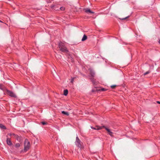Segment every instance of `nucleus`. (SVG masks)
I'll list each match as a JSON object with an SVG mask.
<instances>
[{
    "mask_svg": "<svg viewBox=\"0 0 160 160\" xmlns=\"http://www.w3.org/2000/svg\"><path fill=\"white\" fill-rule=\"evenodd\" d=\"M4 88V87L3 85L2 84H0V89L1 90H3Z\"/></svg>",
    "mask_w": 160,
    "mask_h": 160,
    "instance_id": "17",
    "label": "nucleus"
},
{
    "mask_svg": "<svg viewBox=\"0 0 160 160\" xmlns=\"http://www.w3.org/2000/svg\"><path fill=\"white\" fill-rule=\"evenodd\" d=\"M158 42L160 44V40H159V41H158Z\"/></svg>",
    "mask_w": 160,
    "mask_h": 160,
    "instance_id": "27",
    "label": "nucleus"
},
{
    "mask_svg": "<svg viewBox=\"0 0 160 160\" xmlns=\"http://www.w3.org/2000/svg\"><path fill=\"white\" fill-rule=\"evenodd\" d=\"M21 146V144L19 143H16L15 145V146L16 148H19Z\"/></svg>",
    "mask_w": 160,
    "mask_h": 160,
    "instance_id": "13",
    "label": "nucleus"
},
{
    "mask_svg": "<svg viewBox=\"0 0 160 160\" xmlns=\"http://www.w3.org/2000/svg\"><path fill=\"white\" fill-rule=\"evenodd\" d=\"M75 145L78 148H81L82 143L77 136L75 142Z\"/></svg>",
    "mask_w": 160,
    "mask_h": 160,
    "instance_id": "3",
    "label": "nucleus"
},
{
    "mask_svg": "<svg viewBox=\"0 0 160 160\" xmlns=\"http://www.w3.org/2000/svg\"><path fill=\"white\" fill-rule=\"evenodd\" d=\"M102 127L105 128L106 130L108 132V134L111 136H112V132L110 131L109 129L108 128L105 126H103Z\"/></svg>",
    "mask_w": 160,
    "mask_h": 160,
    "instance_id": "4",
    "label": "nucleus"
},
{
    "mask_svg": "<svg viewBox=\"0 0 160 160\" xmlns=\"http://www.w3.org/2000/svg\"><path fill=\"white\" fill-rule=\"evenodd\" d=\"M73 81L72 80V81H71V82L72 83H73Z\"/></svg>",
    "mask_w": 160,
    "mask_h": 160,
    "instance_id": "26",
    "label": "nucleus"
},
{
    "mask_svg": "<svg viewBox=\"0 0 160 160\" xmlns=\"http://www.w3.org/2000/svg\"><path fill=\"white\" fill-rule=\"evenodd\" d=\"M68 93V90L66 89L64 90L63 94L65 96H67Z\"/></svg>",
    "mask_w": 160,
    "mask_h": 160,
    "instance_id": "11",
    "label": "nucleus"
},
{
    "mask_svg": "<svg viewBox=\"0 0 160 160\" xmlns=\"http://www.w3.org/2000/svg\"><path fill=\"white\" fill-rule=\"evenodd\" d=\"M151 72V71L150 70L147 71L146 72L144 73L142 75L141 77L144 76L146 75L149 73Z\"/></svg>",
    "mask_w": 160,
    "mask_h": 160,
    "instance_id": "8",
    "label": "nucleus"
},
{
    "mask_svg": "<svg viewBox=\"0 0 160 160\" xmlns=\"http://www.w3.org/2000/svg\"><path fill=\"white\" fill-rule=\"evenodd\" d=\"M92 81V83L93 84H94V85H97V84H96V81H97L93 80V81Z\"/></svg>",
    "mask_w": 160,
    "mask_h": 160,
    "instance_id": "20",
    "label": "nucleus"
},
{
    "mask_svg": "<svg viewBox=\"0 0 160 160\" xmlns=\"http://www.w3.org/2000/svg\"><path fill=\"white\" fill-rule=\"evenodd\" d=\"M75 79V78H73V79ZM75 79H76V78H75Z\"/></svg>",
    "mask_w": 160,
    "mask_h": 160,
    "instance_id": "28",
    "label": "nucleus"
},
{
    "mask_svg": "<svg viewBox=\"0 0 160 160\" xmlns=\"http://www.w3.org/2000/svg\"><path fill=\"white\" fill-rule=\"evenodd\" d=\"M0 22H1V21H0Z\"/></svg>",
    "mask_w": 160,
    "mask_h": 160,
    "instance_id": "30",
    "label": "nucleus"
},
{
    "mask_svg": "<svg viewBox=\"0 0 160 160\" xmlns=\"http://www.w3.org/2000/svg\"><path fill=\"white\" fill-rule=\"evenodd\" d=\"M6 142L7 144L9 146H11L12 144V143L11 141L10 138H7V139Z\"/></svg>",
    "mask_w": 160,
    "mask_h": 160,
    "instance_id": "5",
    "label": "nucleus"
},
{
    "mask_svg": "<svg viewBox=\"0 0 160 160\" xmlns=\"http://www.w3.org/2000/svg\"><path fill=\"white\" fill-rule=\"evenodd\" d=\"M16 138L17 140L19 141H20L21 140V139L20 137L18 135H16Z\"/></svg>",
    "mask_w": 160,
    "mask_h": 160,
    "instance_id": "14",
    "label": "nucleus"
},
{
    "mask_svg": "<svg viewBox=\"0 0 160 160\" xmlns=\"http://www.w3.org/2000/svg\"><path fill=\"white\" fill-rule=\"evenodd\" d=\"M157 103H158V104H160V101H157Z\"/></svg>",
    "mask_w": 160,
    "mask_h": 160,
    "instance_id": "25",
    "label": "nucleus"
},
{
    "mask_svg": "<svg viewBox=\"0 0 160 160\" xmlns=\"http://www.w3.org/2000/svg\"><path fill=\"white\" fill-rule=\"evenodd\" d=\"M0 128L1 129H6V127L2 125V124H0Z\"/></svg>",
    "mask_w": 160,
    "mask_h": 160,
    "instance_id": "9",
    "label": "nucleus"
},
{
    "mask_svg": "<svg viewBox=\"0 0 160 160\" xmlns=\"http://www.w3.org/2000/svg\"><path fill=\"white\" fill-rule=\"evenodd\" d=\"M9 93L10 96L13 97H15V95L11 91H9Z\"/></svg>",
    "mask_w": 160,
    "mask_h": 160,
    "instance_id": "12",
    "label": "nucleus"
},
{
    "mask_svg": "<svg viewBox=\"0 0 160 160\" xmlns=\"http://www.w3.org/2000/svg\"><path fill=\"white\" fill-rule=\"evenodd\" d=\"M85 11V12L87 13H93L94 12H92L91 11L90 9L88 8H87L84 9Z\"/></svg>",
    "mask_w": 160,
    "mask_h": 160,
    "instance_id": "6",
    "label": "nucleus"
},
{
    "mask_svg": "<svg viewBox=\"0 0 160 160\" xmlns=\"http://www.w3.org/2000/svg\"><path fill=\"white\" fill-rule=\"evenodd\" d=\"M62 113L64 114H65V115H66L67 116H68L69 115V114L68 113V112H66L65 111H62Z\"/></svg>",
    "mask_w": 160,
    "mask_h": 160,
    "instance_id": "16",
    "label": "nucleus"
},
{
    "mask_svg": "<svg viewBox=\"0 0 160 160\" xmlns=\"http://www.w3.org/2000/svg\"><path fill=\"white\" fill-rule=\"evenodd\" d=\"M102 127H96L95 128V127H91V128L92 129L97 130H98L101 129Z\"/></svg>",
    "mask_w": 160,
    "mask_h": 160,
    "instance_id": "7",
    "label": "nucleus"
},
{
    "mask_svg": "<svg viewBox=\"0 0 160 160\" xmlns=\"http://www.w3.org/2000/svg\"><path fill=\"white\" fill-rule=\"evenodd\" d=\"M41 123L43 125H46L47 124V123L44 122H41Z\"/></svg>",
    "mask_w": 160,
    "mask_h": 160,
    "instance_id": "23",
    "label": "nucleus"
},
{
    "mask_svg": "<svg viewBox=\"0 0 160 160\" xmlns=\"http://www.w3.org/2000/svg\"><path fill=\"white\" fill-rule=\"evenodd\" d=\"M107 90V89H106V88H102L101 89H98V90L101 91H106V90Z\"/></svg>",
    "mask_w": 160,
    "mask_h": 160,
    "instance_id": "15",
    "label": "nucleus"
},
{
    "mask_svg": "<svg viewBox=\"0 0 160 160\" xmlns=\"http://www.w3.org/2000/svg\"><path fill=\"white\" fill-rule=\"evenodd\" d=\"M117 86L116 85H111L110 87L112 89L115 88Z\"/></svg>",
    "mask_w": 160,
    "mask_h": 160,
    "instance_id": "18",
    "label": "nucleus"
},
{
    "mask_svg": "<svg viewBox=\"0 0 160 160\" xmlns=\"http://www.w3.org/2000/svg\"><path fill=\"white\" fill-rule=\"evenodd\" d=\"M8 135H9L10 136H11L12 135H13V136H16L15 134L14 133H13V134L9 133V134H8Z\"/></svg>",
    "mask_w": 160,
    "mask_h": 160,
    "instance_id": "22",
    "label": "nucleus"
},
{
    "mask_svg": "<svg viewBox=\"0 0 160 160\" xmlns=\"http://www.w3.org/2000/svg\"><path fill=\"white\" fill-rule=\"evenodd\" d=\"M159 17H160V15H159Z\"/></svg>",
    "mask_w": 160,
    "mask_h": 160,
    "instance_id": "29",
    "label": "nucleus"
},
{
    "mask_svg": "<svg viewBox=\"0 0 160 160\" xmlns=\"http://www.w3.org/2000/svg\"><path fill=\"white\" fill-rule=\"evenodd\" d=\"M30 142L27 139H26L24 142V147L23 150H22V152H26L29 148Z\"/></svg>",
    "mask_w": 160,
    "mask_h": 160,
    "instance_id": "2",
    "label": "nucleus"
},
{
    "mask_svg": "<svg viewBox=\"0 0 160 160\" xmlns=\"http://www.w3.org/2000/svg\"><path fill=\"white\" fill-rule=\"evenodd\" d=\"M60 8L61 10H64L65 9V8L64 7H61Z\"/></svg>",
    "mask_w": 160,
    "mask_h": 160,
    "instance_id": "24",
    "label": "nucleus"
},
{
    "mask_svg": "<svg viewBox=\"0 0 160 160\" xmlns=\"http://www.w3.org/2000/svg\"><path fill=\"white\" fill-rule=\"evenodd\" d=\"M129 17V16H127V17H125V18H119V19H121V20H123L126 19L127 18H128Z\"/></svg>",
    "mask_w": 160,
    "mask_h": 160,
    "instance_id": "19",
    "label": "nucleus"
},
{
    "mask_svg": "<svg viewBox=\"0 0 160 160\" xmlns=\"http://www.w3.org/2000/svg\"><path fill=\"white\" fill-rule=\"evenodd\" d=\"M90 73H91V75L92 76H93L94 75V72L92 71H91Z\"/></svg>",
    "mask_w": 160,
    "mask_h": 160,
    "instance_id": "21",
    "label": "nucleus"
},
{
    "mask_svg": "<svg viewBox=\"0 0 160 160\" xmlns=\"http://www.w3.org/2000/svg\"><path fill=\"white\" fill-rule=\"evenodd\" d=\"M87 36L85 35H84L82 39V41H84L87 39Z\"/></svg>",
    "mask_w": 160,
    "mask_h": 160,
    "instance_id": "10",
    "label": "nucleus"
},
{
    "mask_svg": "<svg viewBox=\"0 0 160 160\" xmlns=\"http://www.w3.org/2000/svg\"><path fill=\"white\" fill-rule=\"evenodd\" d=\"M58 48L59 50L62 52L66 53L68 52L67 48L65 46L64 44L62 42L59 43Z\"/></svg>",
    "mask_w": 160,
    "mask_h": 160,
    "instance_id": "1",
    "label": "nucleus"
}]
</instances>
